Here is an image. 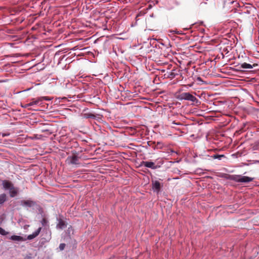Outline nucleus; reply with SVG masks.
I'll use <instances>...</instances> for the list:
<instances>
[{
  "mask_svg": "<svg viewBox=\"0 0 259 259\" xmlns=\"http://www.w3.org/2000/svg\"><path fill=\"white\" fill-rule=\"evenodd\" d=\"M176 98L179 100H188L198 105L200 103L199 101L193 95L188 92L182 93L176 96Z\"/></svg>",
  "mask_w": 259,
  "mask_h": 259,
  "instance_id": "f257e3e1",
  "label": "nucleus"
},
{
  "mask_svg": "<svg viewBox=\"0 0 259 259\" xmlns=\"http://www.w3.org/2000/svg\"><path fill=\"white\" fill-rule=\"evenodd\" d=\"M232 180L238 183H248L252 181L253 178L246 176L235 175L232 176Z\"/></svg>",
  "mask_w": 259,
  "mask_h": 259,
  "instance_id": "f03ea898",
  "label": "nucleus"
},
{
  "mask_svg": "<svg viewBox=\"0 0 259 259\" xmlns=\"http://www.w3.org/2000/svg\"><path fill=\"white\" fill-rule=\"evenodd\" d=\"M79 157L75 154H73L72 156H68L66 159V162L70 165H74L76 166L80 165V163L79 162Z\"/></svg>",
  "mask_w": 259,
  "mask_h": 259,
  "instance_id": "7ed1b4c3",
  "label": "nucleus"
},
{
  "mask_svg": "<svg viewBox=\"0 0 259 259\" xmlns=\"http://www.w3.org/2000/svg\"><path fill=\"white\" fill-rule=\"evenodd\" d=\"M141 165L146 167L150 168L153 169H155L158 167V166L156 165L153 162L148 161H142L141 163Z\"/></svg>",
  "mask_w": 259,
  "mask_h": 259,
  "instance_id": "20e7f679",
  "label": "nucleus"
},
{
  "mask_svg": "<svg viewBox=\"0 0 259 259\" xmlns=\"http://www.w3.org/2000/svg\"><path fill=\"white\" fill-rule=\"evenodd\" d=\"M152 189L154 191L159 192L160 190L161 185L158 181H152Z\"/></svg>",
  "mask_w": 259,
  "mask_h": 259,
  "instance_id": "39448f33",
  "label": "nucleus"
},
{
  "mask_svg": "<svg viewBox=\"0 0 259 259\" xmlns=\"http://www.w3.org/2000/svg\"><path fill=\"white\" fill-rule=\"evenodd\" d=\"M2 185L5 189H9L10 190L11 189L13 186V184L12 183L9 181L8 180H4L2 182Z\"/></svg>",
  "mask_w": 259,
  "mask_h": 259,
  "instance_id": "423d86ee",
  "label": "nucleus"
},
{
  "mask_svg": "<svg viewBox=\"0 0 259 259\" xmlns=\"http://www.w3.org/2000/svg\"><path fill=\"white\" fill-rule=\"evenodd\" d=\"M41 230V227L38 228V229L36 231H35L32 234L28 235L27 236V238H26V239H28V240H31L32 239L34 238L35 237H36V236H37L39 235Z\"/></svg>",
  "mask_w": 259,
  "mask_h": 259,
  "instance_id": "0eeeda50",
  "label": "nucleus"
},
{
  "mask_svg": "<svg viewBox=\"0 0 259 259\" xmlns=\"http://www.w3.org/2000/svg\"><path fill=\"white\" fill-rule=\"evenodd\" d=\"M10 239L12 240L16 241H24L26 240L25 238L17 235H13L10 237Z\"/></svg>",
  "mask_w": 259,
  "mask_h": 259,
  "instance_id": "6e6552de",
  "label": "nucleus"
},
{
  "mask_svg": "<svg viewBox=\"0 0 259 259\" xmlns=\"http://www.w3.org/2000/svg\"><path fill=\"white\" fill-rule=\"evenodd\" d=\"M67 224L65 223L64 221H63L62 219L59 220V222L58 224L57 225V228H59L60 229H63L66 227Z\"/></svg>",
  "mask_w": 259,
  "mask_h": 259,
  "instance_id": "1a4fd4ad",
  "label": "nucleus"
},
{
  "mask_svg": "<svg viewBox=\"0 0 259 259\" xmlns=\"http://www.w3.org/2000/svg\"><path fill=\"white\" fill-rule=\"evenodd\" d=\"M10 195L11 197H14L18 194V189L13 186L10 190Z\"/></svg>",
  "mask_w": 259,
  "mask_h": 259,
  "instance_id": "9d476101",
  "label": "nucleus"
},
{
  "mask_svg": "<svg viewBox=\"0 0 259 259\" xmlns=\"http://www.w3.org/2000/svg\"><path fill=\"white\" fill-rule=\"evenodd\" d=\"M21 204L24 206L31 207L34 204V202L33 201L29 200H23L21 201Z\"/></svg>",
  "mask_w": 259,
  "mask_h": 259,
  "instance_id": "9b49d317",
  "label": "nucleus"
},
{
  "mask_svg": "<svg viewBox=\"0 0 259 259\" xmlns=\"http://www.w3.org/2000/svg\"><path fill=\"white\" fill-rule=\"evenodd\" d=\"M40 102V99L39 97L34 99L33 98L31 100V102L29 103L30 106H33L34 105H37Z\"/></svg>",
  "mask_w": 259,
  "mask_h": 259,
  "instance_id": "f8f14e48",
  "label": "nucleus"
},
{
  "mask_svg": "<svg viewBox=\"0 0 259 259\" xmlns=\"http://www.w3.org/2000/svg\"><path fill=\"white\" fill-rule=\"evenodd\" d=\"M241 68L242 69H251L252 67L251 65L247 63H243L241 65Z\"/></svg>",
  "mask_w": 259,
  "mask_h": 259,
  "instance_id": "ddd939ff",
  "label": "nucleus"
},
{
  "mask_svg": "<svg viewBox=\"0 0 259 259\" xmlns=\"http://www.w3.org/2000/svg\"><path fill=\"white\" fill-rule=\"evenodd\" d=\"M7 199V195L5 194L0 195V204L4 203Z\"/></svg>",
  "mask_w": 259,
  "mask_h": 259,
  "instance_id": "4468645a",
  "label": "nucleus"
},
{
  "mask_svg": "<svg viewBox=\"0 0 259 259\" xmlns=\"http://www.w3.org/2000/svg\"><path fill=\"white\" fill-rule=\"evenodd\" d=\"M211 157L213 159H219L221 160L222 157H225V156L224 155L214 154L211 156Z\"/></svg>",
  "mask_w": 259,
  "mask_h": 259,
  "instance_id": "2eb2a0df",
  "label": "nucleus"
},
{
  "mask_svg": "<svg viewBox=\"0 0 259 259\" xmlns=\"http://www.w3.org/2000/svg\"><path fill=\"white\" fill-rule=\"evenodd\" d=\"M41 225L43 226H46L48 225V221L46 218H43L41 221Z\"/></svg>",
  "mask_w": 259,
  "mask_h": 259,
  "instance_id": "dca6fc26",
  "label": "nucleus"
},
{
  "mask_svg": "<svg viewBox=\"0 0 259 259\" xmlns=\"http://www.w3.org/2000/svg\"><path fill=\"white\" fill-rule=\"evenodd\" d=\"M39 99H40V102L42 101L43 100L50 101L52 100V98L49 97H39Z\"/></svg>",
  "mask_w": 259,
  "mask_h": 259,
  "instance_id": "f3484780",
  "label": "nucleus"
},
{
  "mask_svg": "<svg viewBox=\"0 0 259 259\" xmlns=\"http://www.w3.org/2000/svg\"><path fill=\"white\" fill-rule=\"evenodd\" d=\"M8 234V232H6L3 228L0 227V234L2 235H6Z\"/></svg>",
  "mask_w": 259,
  "mask_h": 259,
  "instance_id": "a211bd4d",
  "label": "nucleus"
},
{
  "mask_svg": "<svg viewBox=\"0 0 259 259\" xmlns=\"http://www.w3.org/2000/svg\"><path fill=\"white\" fill-rule=\"evenodd\" d=\"M66 245L65 243H61L59 245V248L61 250H63L65 247Z\"/></svg>",
  "mask_w": 259,
  "mask_h": 259,
  "instance_id": "6ab92c4d",
  "label": "nucleus"
},
{
  "mask_svg": "<svg viewBox=\"0 0 259 259\" xmlns=\"http://www.w3.org/2000/svg\"><path fill=\"white\" fill-rule=\"evenodd\" d=\"M95 117V116L92 114V113H90V114H85V117L87 118H94Z\"/></svg>",
  "mask_w": 259,
  "mask_h": 259,
  "instance_id": "aec40b11",
  "label": "nucleus"
},
{
  "mask_svg": "<svg viewBox=\"0 0 259 259\" xmlns=\"http://www.w3.org/2000/svg\"><path fill=\"white\" fill-rule=\"evenodd\" d=\"M21 106L23 107V108H28V107L30 106L29 105V103H28V104H26L25 105H22Z\"/></svg>",
  "mask_w": 259,
  "mask_h": 259,
  "instance_id": "412c9836",
  "label": "nucleus"
},
{
  "mask_svg": "<svg viewBox=\"0 0 259 259\" xmlns=\"http://www.w3.org/2000/svg\"><path fill=\"white\" fill-rule=\"evenodd\" d=\"M155 144V142H152L151 141H149L148 142V144L150 146H153L152 144Z\"/></svg>",
  "mask_w": 259,
  "mask_h": 259,
  "instance_id": "4be33fe9",
  "label": "nucleus"
},
{
  "mask_svg": "<svg viewBox=\"0 0 259 259\" xmlns=\"http://www.w3.org/2000/svg\"><path fill=\"white\" fill-rule=\"evenodd\" d=\"M24 259H31V257L30 256H27L25 257Z\"/></svg>",
  "mask_w": 259,
  "mask_h": 259,
  "instance_id": "5701e85b",
  "label": "nucleus"
},
{
  "mask_svg": "<svg viewBox=\"0 0 259 259\" xmlns=\"http://www.w3.org/2000/svg\"><path fill=\"white\" fill-rule=\"evenodd\" d=\"M158 145H160L161 146V147H162V144L160 142H158L157 143V146H158Z\"/></svg>",
  "mask_w": 259,
  "mask_h": 259,
  "instance_id": "b1692460",
  "label": "nucleus"
},
{
  "mask_svg": "<svg viewBox=\"0 0 259 259\" xmlns=\"http://www.w3.org/2000/svg\"><path fill=\"white\" fill-rule=\"evenodd\" d=\"M172 123L175 124H180V123H176L175 121H172Z\"/></svg>",
  "mask_w": 259,
  "mask_h": 259,
  "instance_id": "393cba45",
  "label": "nucleus"
},
{
  "mask_svg": "<svg viewBox=\"0 0 259 259\" xmlns=\"http://www.w3.org/2000/svg\"><path fill=\"white\" fill-rule=\"evenodd\" d=\"M203 4H206V3H201V4H200V5H202Z\"/></svg>",
  "mask_w": 259,
  "mask_h": 259,
  "instance_id": "a878e982",
  "label": "nucleus"
}]
</instances>
